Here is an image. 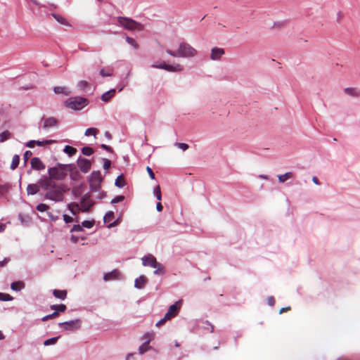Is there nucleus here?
I'll use <instances>...</instances> for the list:
<instances>
[{"label":"nucleus","mask_w":360,"mask_h":360,"mask_svg":"<svg viewBox=\"0 0 360 360\" xmlns=\"http://www.w3.org/2000/svg\"><path fill=\"white\" fill-rule=\"evenodd\" d=\"M39 184L41 188L46 191L45 198L55 202L63 200L65 189L63 184H56L51 179H41Z\"/></svg>","instance_id":"obj_1"},{"label":"nucleus","mask_w":360,"mask_h":360,"mask_svg":"<svg viewBox=\"0 0 360 360\" xmlns=\"http://www.w3.org/2000/svg\"><path fill=\"white\" fill-rule=\"evenodd\" d=\"M166 52L173 57L178 58L193 57L197 54V51L189 44L186 42L181 43L176 51L167 49Z\"/></svg>","instance_id":"obj_2"},{"label":"nucleus","mask_w":360,"mask_h":360,"mask_svg":"<svg viewBox=\"0 0 360 360\" xmlns=\"http://www.w3.org/2000/svg\"><path fill=\"white\" fill-rule=\"evenodd\" d=\"M181 304V300L176 301L174 304H172L169 307L164 317L156 323V326L160 327L164 325L167 321L174 318L179 314Z\"/></svg>","instance_id":"obj_3"},{"label":"nucleus","mask_w":360,"mask_h":360,"mask_svg":"<svg viewBox=\"0 0 360 360\" xmlns=\"http://www.w3.org/2000/svg\"><path fill=\"white\" fill-rule=\"evenodd\" d=\"M68 165L58 164V167H51L48 169L49 176H46L44 179H51L54 180H62L67 175V169Z\"/></svg>","instance_id":"obj_4"},{"label":"nucleus","mask_w":360,"mask_h":360,"mask_svg":"<svg viewBox=\"0 0 360 360\" xmlns=\"http://www.w3.org/2000/svg\"><path fill=\"white\" fill-rule=\"evenodd\" d=\"M117 20L119 25L127 30L141 31L143 29V25L134 20L131 18L120 16V17H117Z\"/></svg>","instance_id":"obj_5"},{"label":"nucleus","mask_w":360,"mask_h":360,"mask_svg":"<svg viewBox=\"0 0 360 360\" xmlns=\"http://www.w3.org/2000/svg\"><path fill=\"white\" fill-rule=\"evenodd\" d=\"M87 104V99L83 97H72L65 102V105L67 108L75 110H80L86 106Z\"/></svg>","instance_id":"obj_6"},{"label":"nucleus","mask_w":360,"mask_h":360,"mask_svg":"<svg viewBox=\"0 0 360 360\" xmlns=\"http://www.w3.org/2000/svg\"><path fill=\"white\" fill-rule=\"evenodd\" d=\"M103 181L100 171H94L89 179V186L91 192L98 191L101 188V184Z\"/></svg>","instance_id":"obj_7"},{"label":"nucleus","mask_w":360,"mask_h":360,"mask_svg":"<svg viewBox=\"0 0 360 360\" xmlns=\"http://www.w3.org/2000/svg\"><path fill=\"white\" fill-rule=\"evenodd\" d=\"M81 212H88L91 207L94 205V201L91 198L89 193H86L81 198Z\"/></svg>","instance_id":"obj_8"},{"label":"nucleus","mask_w":360,"mask_h":360,"mask_svg":"<svg viewBox=\"0 0 360 360\" xmlns=\"http://www.w3.org/2000/svg\"><path fill=\"white\" fill-rule=\"evenodd\" d=\"M59 326L62 327L64 330H77L80 328L81 321L79 319L72 320L69 321H65L63 323H60Z\"/></svg>","instance_id":"obj_9"},{"label":"nucleus","mask_w":360,"mask_h":360,"mask_svg":"<svg viewBox=\"0 0 360 360\" xmlns=\"http://www.w3.org/2000/svg\"><path fill=\"white\" fill-rule=\"evenodd\" d=\"M152 67L155 68L162 69L169 72H181L184 70L183 67L179 64H176V65H171L162 63L160 65H152Z\"/></svg>","instance_id":"obj_10"},{"label":"nucleus","mask_w":360,"mask_h":360,"mask_svg":"<svg viewBox=\"0 0 360 360\" xmlns=\"http://www.w3.org/2000/svg\"><path fill=\"white\" fill-rule=\"evenodd\" d=\"M77 165L83 173H86L91 169V162L87 159L80 158L77 160Z\"/></svg>","instance_id":"obj_11"},{"label":"nucleus","mask_w":360,"mask_h":360,"mask_svg":"<svg viewBox=\"0 0 360 360\" xmlns=\"http://www.w3.org/2000/svg\"><path fill=\"white\" fill-rule=\"evenodd\" d=\"M142 263L143 266H149L153 268H156L157 264L158 262L154 256L149 255L144 256L142 258Z\"/></svg>","instance_id":"obj_12"},{"label":"nucleus","mask_w":360,"mask_h":360,"mask_svg":"<svg viewBox=\"0 0 360 360\" xmlns=\"http://www.w3.org/2000/svg\"><path fill=\"white\" fill-rule=\"evenodd\" d=\"M121 277V274L117 269H114L112 271L107 273L103 276V280L105 281H110L114 280L120 279Z\"/></svg>","instance_id":"obj_13"},{"label":"nucleus","mask_w":360,"mask_h":360,"mask_svg":"<svg viewBox=\"0 0 360 360\" xmlns=\"http://www.w3.org/2000/svg\"><path fill=\"white\" fill-rule=\"evenodd\" d=\"M224 54V49L221 48L214 47L211 51L210 58L212 60H217Z\"/></svg>","instance_id":"obj_14"},{"label":"nucleus","mask_w":360,"mask_h":360,"mask_svg":"<svg viewBox=\"0 0 360 360\" xmlns=\"http://www.w3.org/2000/svg\"><path fill=\"white\" fill-rule=\"evenodd\" d=\"M31 167L32 169L36 170H42L45 168L44 164L41 162V160L39 158H33L31 160Z\"/></svg>","instance_id":"obj_15"},{"label":"nucleus","mask_w":360,"mask_h":360,"mask_svg":"<svg viewBox=\"0 0 360 360\" xmlns=\"http://www.w3.org/2000/svg\"><path fill=\"white\" fill-rule=\"evenodd\" d=\"M58 125V120L55 117H47L44 119V125L43 127L44 129H49L50 127H56Z\"/></svg>","instance_id":"obj_16"},{"label":"nucleus","mask_w":360,"mask_h":360,"mask_svg":"<svg viewBox=\"0 0 360 360\" xmlns=\"http://www.w3.org/2000/svg\"><path fill=\"white\" fill-rule=\"evenodd\" d=\"M147 282V278L144 276H141L139 278L135 280L134 286L138 289H141L145 286Z\"/></svg>","instance_id":"obj_17"},{"label":"nucleus","mask_w":360,"mask_h":360,"mask_svg":"<svg viewBox=\"0 0 360 360\" xmlns=\"http://www.w3.org/2000/svg\"><path fill=\"white\" fill-rule=\"evenodd\" d=\"M40 188L39 183L37 184H29L27 187V192L29 195H34L39 191Z\"/></svg>","instance_id":"obj_18"},{"label":"nucleus","mask_w":360,"mask_h":360,"mask_svg":"<svg viewBox=\"0 0 360 360\" xmlns=\"http://www.w3.org/2000/svg\"><path fill=\"white\" fill-rule=\"evenodd\" d=\"M53 295L55 297L64 300L67 297V291L63 290H53Z\"/></svg>","instance_id":"obj_19"},{"label":"nucleus","mask_w":360,"mask_h":360,"mask_svg":"<svg viewBox=\"0 0 360 360\" xmlns=\"http://www.w3.org/2000/svg\"><path fill=\"white\" fill-rule=\"evenodd\" d=\"M115 94V89H112L110 91L104 93L101 96V100L104 102H108L112 98Z\"/></svg>","instance_id":"obj_20"},{"label":"nucleus","mask_w":360,"mask_h":360,"mask_svg":"<svg viewBox=\"0 0 360 360\" xmlns=\"http://www.w3.org/2000/svg\"><path fill=\"white\" fill-rule=\"evenodd\" d=\"M68 209L74 215L77 214L81 211V207L77 202H72L69 204Z\"/></svg>","instance_id":"obj_21"},{"label":"nucleus","mask_w":360,"mask_h":360,"mask_svg":"<svg viewBox=\"0 0 360 360\" xmlns=\"http://www.w3.org/2000/svg\"><path fill=\"white\" fill-rule=\"evenodd\" d=\"M53 91L56 94H63L64 95H70V91L65 86H55Z\"/></svg>","instance_id":"obj_22"},{"label":"nucleus","mask_w":360,"mask_h":360,"mask_svg":"<svg viewBox=\"0 0 360 360\" xmlns=\"http://www.w3.org/2000/svg\"><path fill=\"white\" fill-rule=\"evenodd\" d=\"M25 288V283L22 281L13 282L11 285V288L15 291H20Z\"/></svg>","instance_id":"obj_23"},{"label":"nucleus","mask_w":360,"mask_h":360,"mask_svg":"<svg viewBox=\"0 0 360 360\" xmlns=\"http://www.w3.org/2000/svg\"><path fill=\"white\" fill-rule=\"evenodd\" d=\"M52 16L53 17V18L56 20H57L61 25L70 26V25L68 23V20L65 18H64L63 16H61L58 14H56V13H53Z\"/></svg>","instance_id":"obj_24"},{"label":"nucleus","mask_w":360,"mask_h":360,"mask_svg":"<svg viewBox=\"0 0 360 360\" xmlns=\"http://www.w3.org/2000/svg\"><path fill=\"white\" fill-rule=\"evenodd\" d=\"M19 162H20V157L18 155H15L13 158H12V162H11V169L12 170H14L15 169L18 167V165H19Z\"/></svg>","instance_id":"obj_25"},{"label":"nucleus","mask_w":360,"mask_h":360,"mask_svg":"<svg viewBox=\"0 0 360 360\" xmlns=\"http://www.w3.org/2000/svg\"><path fill=\"white\" fill-rule=\"evenodd\" d=\"M293 176H294L293 173L289 172H286L284 174L278 175V178L279 181L283 183V182H285L288 179L292 178Z\"/></svg>","instance_id":"obj_26"},{"label":"nucleus","mask_w":360,"mask_h":360,"mask_svg":"<svg viewBox=\"0 0 360 360\" xmlns=\"http://www.w3.org/2000/svg\"><path fill=\"white\" fill-rule=\"evenodd\" d=\"M51 309H54L55 311H58L59 314L60 312H64L66 310L67 307L65 304H60L51 305Z\"/></svg>","instance_id":"obj_27"},{"label":"nucleus","mask_w":360,"mask_h":360,"mask_svg":"<svg viewBox=\"0 0 360 360\" xmlns=\"http://www.w3.org/2000/svg\"><path fill=\"white\" fill-rule=\"evenodd\" d=\"M345 92L352 96H360V91L354 88H346Z\"/></svg>","instance_id":"obj_28"},{"label":"nucleus","mask_w":360,"mask_h":360,"mask_svg":"<svg viewBox=\"0 0 360 360\" xmlns=\"http://www.w3.org/2000/svg\"><path fill=\"white\" fill-rule=\"evenodd\" d=\"M115 184L118 188H122L124 186L125 180L123 175H120L119 176L117 177V179H115Z\"/></svg>","instance_id":"obj_29"},{"label":"nucleus","mask_w":360,"mask_h":360,"mask_svg":"<svg viewBox=\"0 0 360 360\" xmlns=\"http://www.w3.org/2000/svg\"><path fill=\"white\" fill-rule=\"evenodd\" d=\"M11 137V134L8 131H4L0 134V142L3 143Z\"/></svg>","instance_id":"obj_30"},{"label":"nucleus","mask_w":360,"mask_h":360,"mask_svg":"<svg viewBox=\"0 0 360 360\" xmlns=\"http://www.w3.org/2000/svg\"><path fill=\"white\" fill-rule=\"evenodd\" d=\"M63 151L70 156L74 155L77 153V149L70 146H66Z\"/></svg>","instance_id":"obj_31"},{"label":"nucleus","mask_w":360,"mask_h":360,"mask_svg":"<svg viewBox=\"0 0 360 360\" xmlns=\"http://www.w3.org/2000/svg\"><path fill=\"white\" fill-rule=\"evenodd\" d=\"M82 153L84 155L89 156L94 153V150L89 146H85L82 148Z\"/></svg>","instance_id":"obj_32"},{"label":"nucleus","mask_w":360,"mask_h":360,"mask_svg":"<svg viewBox=\"0 0 360 360\" xmlns=\"http://www.w3.org/2000/svg\"><path fill=\"white\" fill-rule=\"evenodd\" d=\"M114 217H115L114 212L112 211H109L104 216V218H103L104 222L105 223L110 222L112 219H114Z\"/></svg>","instance_id":"obj_33"},{"label":"nucleus","mask_w":360,"mask_h":360,"mask_svg":"<svg viewBox=\"0 0 360 360\" xmlns=\"http://www.w3.org/2000/svg\"><path fill=\"white\" fill-rule=\"evenodd\" d=\"M155 269H156L154 271L155 274H161L162 275V274H164L165 272L164 266L160 263L157 264Z\"/></svg>","instance_id":"obj_34"},{"label":"nucleus","mask_w":360,"mask_h":360,"mask_svg":"<svg viewBox=\"0 0 360 360\" xmlns=\"http://www.w3.org/2000/svg\"><path fill=\"white\" fill-rule=\"evenodd\" d=\"M59 338H60V336L52 338H50V339H47L46 340L44 341V346H49V345H54V344L56 343L57 340Z\"/></svg>","instance_id":"obj_35"},{"label":"nucleus","mask_w":360,"mask_h":360,"mask_svg":"<svg viewBox=\"0 0 360 360\" xmlns=\"http://www.w3.org/2000/svg\"><path fill=\"white\" fill-rule=\"evenodd\" d=\"M97 133H98V129H96V128H89L87 129L86 131H85V136H90V135H93V136H96L97 134Z\"/></svg>","instance_id":"obj_36"},{"label":"nucleus","mask_w":360,"mask_h":360,"mask_svg":"<svg viewBox=\"0 0 360 360\" xmlns=\"http://www.w3.org/2000/svg\"><path fill=\"white\" fill-rule=\"evenodd\" d=\"M149 341L144 342L139 347V353L143 354L144 352L148 350L149 349Z\"/></svg>","instance_id":"obj_37"},{"label":"nucleus","mask_w":360,"mask_h":360,"mask_svg":"<svg viewBox=\"0 0 360 360\" xmlns=\"http://www.w3.org/2000/svg\"><path fill=\"white\" fill-rule=\"evenodd\" d=\"M57 316H58V311H53L52 314L44 316L41 320L43 321H46L49 319H55Z\"/></svg>","instance_id":"obj_38"},{"label":"nucleus","mask_w":360,"mask_h":360,"mask_svg":"<svg viewBox=\"0 0 360 360\" xmlns=\"http://www.w3.org/2000/svg\"><path fill=\"white\" fill-rule=\"evenodd\" d=\"M13 300V297L8 294L0 292V300L1 301H11Z\"/></svg>","instance_id":"obj_39"},{"label":"nucleus","mask_w":360,"mask_h":360,"mask_svg":"<svg viewBox=\"0 0 360 360\" xmlns=\"http://www.w3.org/2000/svg\"><path fill=\"white\" fill-rule=\"evenodd\" d=\"M126 41L128 42L129 44L131 45L135 49H138L139 48L138 44L136 43V41L133 38L129 37H126Z\"/></svg>","instance_id":"obj_40"},{"label":"nucleus","mask_w":360,"mask_h":360,"mask_svg":"<svg viewBox=\"0 0 360 360\" xmlns=\"http://www.w3.org/2000/svg\"><path fill=\"white\" fill-rule=\"evenodd\" d=\"M49 208V207L47 205L44 204V203L39 204L37 206V210L39 212H45V211L48 210Z\"/></svg>","instance_id":"obj_41"},{"label":"nucleus","mask_w":360,"mask_h":360,"mask_svg":"<svg viewBox=\"0 0 360 360\" xmlns=\"http://www.w3.org/2000/svg\"><path fill=\"white\" fill-rule=\"evenodd\" d=\"M154 193H155V195L156 196V198L157 200H161L162 199V194H161V191H160V186H158L155 190H154Z\"/></svg>","instance_id":"obj_42"},{"label":"nucleus","mask_w":360,"mask_h":360,"mask_svg":"<svg viewBox=\"0 0 360 360\" xmlns=\"http://www.w3.org/2000/svg\"><path fill=\"white\" fill-rule=\"evenodd\" d=\"M124 200V195H118V196H116L115 198H114L111 200V203L112 204L118 203L120 202L123 201Z\"/></svg>","instance_id":"obj_43"},{"label":"nucleus","mask_w":360,"mask_h":360,"mask_svg":"<svg viewBox=\"0 0 360 360\" xmlns=\"http://www.w3.org/2000/svg\"><path fill=\"white\" fill-rule=\"evenodd\" d=\"M175 145L184 151L186 150L189 148L188 145L184 143H176Z\"/></svg>","instance_id":"obj_44"},{"label":"nucleus","mask_w":360,"mask_h":360,"mask_svg":"<svg viewBox=\"0 0 360 360\" xmlns=\"http://www.w3.org/2000/svg\"><path fill=\"white\" fill-rule=\"evenodd\" d=\"M94 221H84L82 222V226L85 228L90 229L94 226Z\"/></svg>","instance_id":"obj_45"},{"label":"nucleus","mask_w":360,"mask_h":360,"mask_svg":"<svg viewBox=\"0 0 360 360\" xmlns=\"http://www.w3.org/2000/svg\"><path fill=\"white\" fill-rule=\"evenodd\" d=\"M52 142H53V141H51V140H46V141H35V145H37L38 146H44L46 144H49V143H51Z\"/></svg>","instance_id":"obj_46"},{"label":"nucleus","mask_w":360,"mask_h":360,"mask_svg":"<svg viewBox=\"0 0 360 360\" xmlns=\"http://www.w3.org/2000/svg\"><path fill=\"white\" fill-rule=\"evenodd\" d=\"M78 86L81 89H84L86 87L89 86V83L86 81L82 80V81L79 82Z\"/></svg>","instance_id":"obj_47"},{"label":"nucleus","mask_w":360,"mask_h":360,"mask_svg":"<svg viewBox=\"0 0 360 360\" xmlns=\"http://www.w3.org/2000/svg\"><path fill=\"white\" fill-rule=\"evenodd\" d=\"M8 186L6 185H1L0 186V195H4L8 192Z\"/></svg>","instance_id":"obj_48"},{"label":"nucleus","mask_w":360,"mask_h":360,"mask_svg":"<svg viewBox=\"0 0 360 360\" xmlns=\"http://www.w3.org/2000/svg\"><path fill=\"white\" fill-rule=\"evenodd\" d=\"M83 231L82 226L79 224H75L73 226V227L71 229V231H75V232H79Z\"/></svg>","instance_id":"obj_49"},{"label":"nucleus","mask_w":360,"mask_h":360,"mask_svg":"<svg viewBox=\"0 0 360 360\" xmlns=\"http://www.w3.org/2000/svg\"><path fill=\"white\" fill-rule=\"evenodd\" d=\"M110 165H111L110 160H109L108 159L103 160V169H108V168H110Z\"/></svg>","instance_id":"obj_50"},{"label":"nucleus","mask_w":360,"mask_h":360,"mask_svg":"<svg viewBox=\"0 0 360 360\" xmlns=\"http://www.w3.org/2000/svg\"><path fill=\"white\" fill-rule=\"evenodd\" d=\"M100 75L102 76V77H109V76H111L112 75V73L110 72H108L106 71L104 69H101L100 70Z\"/></svg>","instance_id":"obj_51"},{"label":"nucleus","mask_w":360,"mask_h":360,"mask_svg":"<svg viewBox=\"0 0 360 360\" xmlns=\"http://www.w3.org/2000/svg\"><path fill=\"white\" fill-rule=\"evenodd\" d=\"M275 302L276 301L274 297L270 296L267 298V303L269 306L273 307L275 304Z\"/></svg>","instance_id":"obj_52"},{"label":"nucleus","mask_w":360,"mask_h":360,"mask_svg":"<svg viewBox=\"0 0 360 360\" xmlns=\"http://www.w3.org/2000/svg\"><path fill=\"white\" fill-rule=\"evenodd\" d=\"M146 170L150 177V179H155V174L153 172L152 169L150 167H146Z\"/></svg>","instance_id":"obj_53"},{"label":"nucleus","mask_w":360,"mask_h":360,"mask_svg":"<svg viewBox=\"0 0 360 360\" xmlns=\"http://www.w3.org/2000/svg\"><path fill=\"white\" fill-rule=\"evenodd\" d=\"M63 219L66 223H71L73 221L72 217H70L69 215L64 214L63 215Z\"/></svg>","instance_id":"obj_54"},{"label":"nucleus","mask_w":360,"mask_h":360,"mask_svg":"<svg viewBox=\"0 0 360 360\" xmlns=\"http://www.w3.org/2000/svg\"><path fill=\"white\" fill-rule=\"evenodd\" d=\"M32 155V152L30 150H27L23 155L24 160L26 162Z\"/></svg>","instance_id":"obj_55"},{"label":"nucleus","mask_w":360,"mask_h":360,"mask_svg":"<svg viewBox=\"0 0 360 360\" xmlns=\"http://www.w3.org/2000/svg\"><path fill=\"white\" fill-rule=\"evenodd\" d=\"M9 261V258H5L4 260L0 261V268L4 266Z\"/></svg>","instance_id":"obj_56"},{"label":"nucleus","mask_w":360,"mask_h":360,"mask_svg":"<svg viewBox=\"0 0 360 360\" xmlns=\"http://www.w3.org/2000/svg\"><path fill=\"white\" fill-rule=\"evenodd\" d=\"M26 146L29 148H34V146H35V141L34 140H32V141H30L27 143Z\"/></svg>","instance_id":"obj_57"},{"label":"nucleus","mask_w":360,"mask_h":360,"mask_svg":"<svg viewBox=\"0 0 360 360\" xmlns=\"http://www.w3.org/2000/svg\"><path fill=\"white\" fill-rule=\"evenodd\" d=\"M101 148L105 149V150H107L108 152H112V148L110 146H107L105 144H102L101 145Z\"/></svg>","instance_id":"obj_58"},{"label":"nucleus","mask_w":360,"mask_h":360,"mask_svg":"<svg viewBox=\"0 0 360 360\" xmlns=\"http://www.w3.org/2000/svg\"><path fill=\"white\" fill-rule=\"evenodd\" d=\"M290 310V307H283L280 309L279 311V314H283L287 311H289Z\"/></svg>","instance_id":"obj_59"},{"label":"nucleus","mask_w":360,"mask_h":360,"mask_svg":"<svg viewBox=\"0 0 360 360\" xmlns=\"http://www.w3.org/2000/svg\"><path fill=\"white\" fill-rule=\"evenodd\" d=\"M156 209L158 212H161L163 209V207H162V205L161 204V202H158L157 205H156Z\"/></svg>","instance_id":"obj_60"},{"label":"nucleus","mask_w":360,"mask_h":360,"mask_svg":"<svg viewBox=\"0 0 360 360\" xmlns=\"http://www.w3.org/2000/svg\"><path fill=\"white\" fill-rule=\"evenodd\" d=\"M312 181H313L315 184H316V185H319V184H320V183H319V179H318L316 176H313V177H312Z\"/></svg>","instance_id":"obj_61"},{"label":"nucleus","mask_w":360,"mask_h":360,"mask_svg":"<svg viewBox=\"0 0 360 360\" xmlns=\"http://www.w3.org/2000/svg\"><path fill=\"white\" fill-rule=\"evenodd\" d=\"M6 229V224L0 223V233L3 232Z\"/></svg>","instance_id":"obj_62"},{"label":"nucleus","mask_w":360,"mask_h":360,"mask_svg":"<svg viewBox=\"0 0 360 360\" xmlns=\"http://www.w3.org/2000/svg\"><path fill=\"white\" fill-rule=\"evenodd\" d=\"M5 338L4 335L3 333L0 330V340H4Z\"/></svg>","instance_id":"obj_63"},{"label":"nucleus","mask_w":360,"mask_h":360,"mask_svg":"<svg viewBox=\"0 0 360 360\" xmlns=\"http://www.w3.org/2000/svg\"><path fill=\"white\" fill-rule=\"evenodd\" d=\"M116 224H116V222L115 221V222H113V223L110 224V225L108 226V227H112V226H115Z\"/></svg>","instance_id":"obj_64"}]
</instances>
